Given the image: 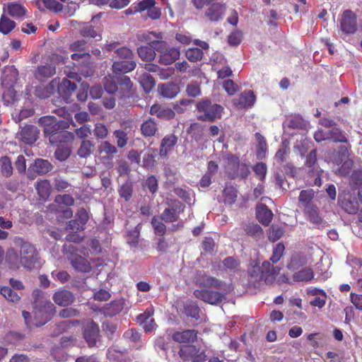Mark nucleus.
<instances>
[{"instance_id":"nucleus-12","label":"nucleus","mask_w":362,"mask_h":362,"mask_svg":"<svg viewBox=\"0 0 362 362\" xmlns=\"http://www.w3.org/2000/svg\"><path fill=\"white\" fill-rule=\"evenodd\" d=\"M182 206L179 201H174L169 207L166 208L163 214L162 219L165 222H173L178 219Z\"/></svg>"},{"instance_id":"nucleus-13","label":"nucleus","mask_w":362,"mask_h":362,"mask_svg":"<svg viewBox=\"0 0 362 362\" xmlns=\"http://www.w3.org/2000/svg\"><path fill=\"white\" fill-rule=\"evenodd\" d=\"M177 136L173 134L165 135L160 142L159 156L161 158H166L168 153L172 151L177 144Z\"/></svg>"},{"instance_id":"nucleus-59","label":"nucleus","mask_w":362,"mask_h":362,"mask_svg":"<svg viewBox=\"0 0 362 362\" xmlns=\"http://www.w3.org/2000/svg\"><path fill=\"white\" fill-rule=\"evenodd\" d=\"M226 269L230 272H235L238 269L239 263L233 257H227L223 262Z\"/></svg>"},{"instance_id":"nucleus-49","label":"nucleus","mask_w":362,"mask_h":362,"mask_svg":"<svg viewBox=\"0 0 362 362\" xmlns=\"http://www.w3.org/2000/svg\"><path fill=\"white\" fill-rule=\"evenodd\" d=\"M117 57L121 60H133L134 54L132 51L127 47H122L115 49Z\"/></svg>"},{"instance_id":"nucleus-56","label":"nucleus","mask_w":362,"mask_h":362,"mask_svg":"<svg viewBox=\"0 0 362 362\" xmlns=\"http://www.w3.org/2000/svg\"><path fill=\"white\" fill-rule=\"evenodd\" d=\"M284 250V245L282 243H278L274 248L273 254L270 258V260L273 263H276L281 257Z\"/></svg>"},{"instance_id":"nucleus-24","label":"nucleus","mask_w":362,"mask_h":362,"mask_svg":"<svg viewBox=\"0 0 362 362\" xmlns=\"http://www.w3.org/2000/svg\"><path fill=\"white\" fill-rule=\"evenodd\" d=\"M314 197V191L312 189L302 190L299 195V205L303 211L310 210L311 207L315 206L312 200Z\"/></svg>"},{"instance_id":"nucleus-21","label":"nucleus","mask_w":362,"mask_h":362,"mask_svg":"<svg viewBox=\"0 0 362 362\" xmlns=\"http://www.w3.org/2000/svg\"><path fill=\"white\" fill-rule=\"evenodd\" d=\"M255 101V96L252 91L242 93L238 98L233 100L235 105L240 108L252 107Z\"/></svg>"},{"instance_id":"nucleus-41","label":"nucleus","mask_w":362,"mask_h":362,"mask_svg":"<svg viewBox=\"0 0 362 362\" xmlns=\"http://www.w3.org/2000/svg\"><path fill=\"white\" fill-rule=\"evenodd\" d=\"M313 277L311 269L305 268L293 274V279L296 281H307Z\"/></svg>"},{"instance_id":"nucleus-44","label":"nucleus","mask_w":362,"mask_h":362,"mask_svg":"<svg viewBox=\"0 0 362 362\" xmlns=\"http://www.w3.org/2000/svg\"><path fill=\"white\" fill-rule=\"evenodd\" d=\"M163 221L162 216L160 217H153L151 221L155 233L160 236L163 235L166 230V227Z\"/></svg>"},{"instance_id":"nucleus-53","label":"nucleus","mask_w":362,"mask_h":362,"mask_svg":"<svg viewBox=\"0 0 362 362\" xmlns=\"http://www.w3.org/2000/svg\"><path fill=\"white\" fill-rule=\"evenodd\" d=\"M93 134L97 139H103L107 136L108 129L103 123H96L93 130Z\"/></svg>"},{"instance_id":"nucleus-58","label":"nucleus","mask_w":362,"mask_h":362,"mask_svg":"<svg viewBox=\"0 0 362 362\" xmlns=\"http://www.w3.org/2000/svg\"><path fill=\"white\" fill-rule=\"evenodd\" d=\"M307 122L299 117H294L288 121V126L293 129H303L306 128Z\"/></svg>"},{"instance_id":"nucleus-3","label":"nucleus","mask_w":362,"mask_h":362,"mask_svg":"<svg viewBox=\"0 0 362 362\" xmlns=\"http://www.w3.org/2000/svg\"><path fill=\"white\" fill-rule=\"evenodd\" d=\"M76 89V84L71 82L68 78H63L62 82H59L55 78L44 88L41 87L37 88L35 94L39 98H49L51 94L54 93L55 90H57L61 97L68 100Z\"/></svg>"},{"instance_id":"nucleus-47","label":"nucleus","mask_w":362,"mask_h":362,"mask_svg":"<svg viewBox=\"0 0 362 362\" xmlns=\"http://www.w3.org/2000/svg\"><path fill=\"white\" fill-rule=\"evenodd\" d=\"M0 293L8 301L16 303L20 300L18 295L8 286L1 287Z\"/></svg>"},{"instance_id":"nucleus-48","label":"nucleus","mask_w":362,"mask_h":362,"mask_svg":"<svg viewBox=\"0 0 362 362\" xmlns=\"http://www.w3.org/2000/svg\"><path fill=\"white\" fill-rule=\"evenodd\" d=\"M122 303L119 300L112 301L111 303L107 305L104 311L107 315H115L119 313L122 310Z\"/></svg>"},{"instance_id":"nucleus-55","label":"nucleus","mask_w":362,"mask_h":362,"mask_svg":"<svg viewBox=\"0 0 362 362\" xmlns=\"http://www.w3.org/2000/svg\"><path fill=\"white\" fill-rule=\"evenodd\" d=\"M199 311L200 310L198 306L193 303L186 304L185 306V314L192 318L198 319L199 317Z\"/></svg>"},{"instance_id":"nucleus-39","label":"nucleus","mask_w":362,"mask_h":362,"mask_svg":"<svg viewBox=\"0 0 362 362\" xmlns=\"http://www.w3.org/2000/svg\"><path fill=\"white\" fill-rule=\"evenodd\" d=\"M255 138L258 143L257 156L259 159H262L265 157L267 150L266 140L259 133L255 134Z\"/></svg>"},{"instance_id":"nucleus-52","label":"nucleus","mask_w":362,"mask_h":362,"mask_svg":"<svg viewBox=\"0 0 362 362\" xmlns=\"http://www.w3.org/2000/svg\"><path fill=\"white\" fill-rule=\"evenodd\" d=\"M98 151L100 153H104L108 156H112L117 153V148L109 141H103L98 146Z\"/></svg>"},{"instance_id":"nucleus-9","label":"nucleus","mask_w":362,"mask_h":362,"mask_svg":"<svg viewBox=\"0 0 362 362\" xmlns=\"http://www.w3.org/2000/svg\"><path fill=\"white\" fill-rule=\"evenodd\" d=\"M141 42L148 44L153 49L156 50V47L165 46V41L162 40L163 35L161 33L147 32L138 36Z\"/></svg>"},{"instance_id":"nucleus-35","label":"nucleus","mask_w":362,"mask_h":362,"mask_svg":"<svg viewBox=\"0 0 362 362\" xmlns=\"http://www.w3.org/2000/svg\"><path fill=\"white\" fill-rule=\"evenodd\" d=\"M73 267L81 272H88L90 270L88 262L81 256H76L71 259Z\"/></svg>"},{"instance_id":"nucleus-61","label":"nucleus","mask_w":362,"mask_h":362,"mask_svg":"<svg viewBox=\"0 0 362 362\" xmlns=\"http://www.w3.org/2000/svg\"><path fill=\"white\" fill-rule=\"evenodd\" d=\"M139 236V230L136 228L132 231L128 233L127 240L129 245L132 247H135L138 244V240Z\"/></svg>"},{"instance_id":"nucleus-7","label":"nucleus","mask_w":362,"mask_h":362,"mask_svg":"<svg viewBox=\"0 0 362 362\" xmlns=\"http://www.w3.org/2000/svg\"><path fill=\"white\" fill-rule=\"evenodd\" d=\"M135 11L146 12L147 16L152 20H158L161 16V9L156 6V0H139L135 3Z\"/></svg>"},{"instance_id":"nucleus-38","label":"nucleus","mask_w":362,"mask_h":362,"mask_svg":"<svg viewBox=\"0 0 362 362\" xmlns=\"http://www.w3.org/2000/svg\"><path fill=\"white\" fill-rule=\"evenodd\" d=\"M157 154V150L152 148H148L143 158V165L146 168H151L155 165L156 163V156Z\"/></svg>"},{"instance_id":"nucleus-14","label":"nucleus","mask_w":362,"mask_h":362,"mask_svg":"<svg viewBox=\"0 0 362 362\" xmlns=\"http://www.w3.org/2000/svg\"><path fill=\"white\" fill-rule=\"evenodd\" d=\"M350 148L351 146L349 144L341 147V161L343 163L340 168L335 170L336 174L345 176L349 173L353 165V161L348 158L349 149Z\"/></svg>"},{"instance_id":"nucleus-30","label":"nucleus","mask_w":362,"mask_h":362,"mask_svg":"<svg viewBox=\"0 0 362 362\" xmlns=\"http://www.w3.org/2000/svg\"><path fill=\"white\" fill-rule=\"evenodd\" d=\"M7 11L13 18H18L25 15L26 9L20 4L11 2L7 4Z\"/></svg>"},{"instance_id":"nucleus-43","label":"nucleus","mask_w":362,"mask_h":362,"mask_svg":"<svg viewBox=\"0 0 362 362\" xmlns=\"http://www.w3.org/2000/svg\"><path fill=\"white\" fill-rule=\"evenodd\" d=\"M16 23L7 17L2 16L0 19V32L4 34H8L14 28Z\"/></svg>"},{"instance_id":"nucleus-17","label":"nucleus","mask_w":362,"mask_h":362,"mask_svg":"<svg viewBox=\"0 0 362 362\" xmlns=\"http://www.w3.org/2000/svg\"><path fill=\"white\" fill-rule=\"evenodd\" d=\"M74 137L73 133L59 129L52 134L48 139L51 144L58 146L71 142Z\"/></svg>"},{"instance_id":"nucleus-5","label":"nucleus","mask_w":362,"mask_h":362,"mask_svg":"<svg viewBox=\"0 0 362 362\" xmlns=\"http://www.w3.org/2000/svg\"><path fill=\"white\" fill-rule=\"evenodd\" d=\"M64 118L66 121H58L57 118L53 116H45L39 119V122L44 127L45 134L49 137L56 131L69 127L70 123L73 122L71 117L69 114H66Z\"/></svg>"},{"instance_id":"nucleus-8","label":"nucleus","mask_w":362,"mask_h":362,"mask_svg":"<svg viewBox=\"0 0 362 362\" xmlns=\"http://www.w3.org/2000/svg\"><path fill=\"white\" fill-rule=\"evenodd\" d=\"M156 52L159 53L158 62L160 64L168 65L175 62L180 57V52L178 48L170 47L165 42V46L156 47Z\"/></svg>"},{"instance_id":"nucleus-4","label":"nucleus","mask_w":362,"mask_h":362,"mask_svg":"<svg viewBox=\"0 0 362 362\" xmlns=\"http://www.w3.org/2000/svg\"><path fill=\"white\" fill-rule=\"evenodd\" d=\"M42 296V292L40 290H35L33 293V297L35 299L34 308H35V317L37 320L38 317H42V320L36 322L37 327L41 326L47 321H48L51 316L55 312L54 305L49 300L40 301V298Z\"/></svg>"},{"instance_id":"nucleus-29","label":"nucleus","mask_w":362,"mask_h":362,"mask_svg":"<svg viewBox=\"0 0 362 362\" xmlns=\"http://www.w3.org/2000/svg\"><path fill=\"white\" fill-rule=\"evenodd\" d=\"M157 131V124L151 118L146 119L141 125V132L144 136H154Z\"/></svg>"},{"instance_id":"nucleus-54","label":"nucleus","mask_w":362,"mask_h":362,"mask_svg":"<svg viewBox=\"0 0 362 362\" xmlns=\"http://www.w3.org/2000/svg\"><path fill=\"white\" fill-rule=\"evenodd\" d=\"M117 139V145L119 148H123L127 144L128 136L125 132L122 130H115L113 133Z\"/></svg>"},{"instance_id":"nucleus-32","label":"nucleus","mask_w":362,"mask_h":362,"mask_svg":"<svg viewBox=\"0 0 362 362\" xmlns=\"http://www.w3.org/2000/svg\"><path fill=\"white\" fill-rule=\"evenodd\" d=\"M35 188L38 195L42 199H46L50 194L51 186L49 182L47 180L37 182L35 185Z\"/></svg>"},{"instance_id":"nucleus-34","label":"nucleus","mask_w":362,"mask_h":362,"mask_svg":"<svg viewBox=\"0 0 362 362\" xmlns=\"http://www.w3.org/2000/svg\"><path fill=\"white\" fill-rule=\"evenodd\" d=\"M31 168L37 174L43 175L51 170L52 165L48 160L37 159Z\"/></svg>"},{"instance_id":"nucleus-6","label":"nucleus","mask_w":362,"mask_h":362,"mask_svg":"<svg viewBox=\"0 0 362 362\" xmlns=\"http://www.w3.org/2000/svg\"><path fill=\"white\" fill-rule=\"evenodd\" d=\"M197 107L199 112L204 113L202 116H199V118L202 120H209L212 122L217 119H220L223 111V107L221 105L213 104L209 100H204L199 102Z\"/></svg>"},{"instance_id":"nucleus-16","label":"nucleus","mask_w":362,"mask_h":362,"mask_svg":"<svg viewBox=\"0 0 362 362\" xmlns=\"http://www.w3.org/2000/svg\"><path fill=\"white\" fill-rule=\"evenodd\" d=\"M226 12V7L223 4L216 3L211 5L205 11L206 17L212 22L221 20Z\"/></svg>"},{"instance_id":"nucleus-26","label":"nucleus","mask_w":362,"mask_h":362,"mask_svg":"<svg viewBox=\"0 0 362 362\" xmlns=\"http://www.w3.org/2000/svg\"><path fill=\"white\" fill-rule=\"evenodd\" d=\"M137 78L140 85L144 88L146 93H149L154 88L156 85L153 78L146 72H141L136 74Z\"/></svg>"},{"instance_id":"nucleus-31","label":"nucleus","mask_w":362,"mask_h":362,"mask_svg":"<svg viewBox=\"0 0 362 362\" xmlns=\"http://www.w3.org/2000/svg\"><path fill=\"white\" fill-rule=\"evenodd\" d=\"M117 81L119 85V88H118L119 96L121 98L126 96L130 93L133 86L130 78L128 76H123Z\"/></svg>"},{"instance_id":"nucleus-63","label":"nucleus","mask_w":362,"mask_h":362,"mask_svg":"<svg viewBox=\"0 0 362 362\" xmlns=\"http://www.w3.org/2000/svg\"><path fill=\"white\" fill-rule=\"evenodd\" d=\"M55 202L59 204H65L66 206H71L74 204V199L69 194L58 195L55 197Z\"/></svg>"},{"instance_id":"nucleus-22","label":"nucleus","mask_w":362,"mask_h":362,"mask_svg":"<svg viewBox=\"0 0 362 362\" xmlns=\"http://www.w3.org/2000/svg\"><path fill=\"white\" fill-rule=\"evenodd\" d=\"M150 114L164 119H170L175 115L174 111L170 108L158 104L151 106Z\"/></svg>"},{"instance_id":"nucleus-27","label":"nucleus","mask_w":362,"mask_h":362,"mask_svg":"<svg viewBox=\"0 0 362 362\" xmlns=\"http://www.w3.org/2000/svg\"><path fill=\"white\" fill-rule=\"evenodd\" d=\"M158 89L161 95L167 98H173L180 92L179 86L173 83L161 84L158 86Z\"/></svg>"},{"instance_id":"nucleus-50","label":"nucleus","mask_w":362,"mask_h":362,"mask_svg":"<svg viewBox=\"0 0 362 362\" xmlns=\"http://www.w3.org/2000/svg\"><path fill=\"white\" fill-rule=\"evenodd\" d=\"M93 144L88 140H83L78 150V155L81 158H86L92 152Z\"/></svg>"},{"instance_id":"nucleus-23","label":"nucleus","mask_w":362,"mask_h":362,"mask_svg":"<svg viewBox=\"0 0 362 362\" xmlns=\"http://www.w3.org/2000/svg\"><path fill=\"white\" fill-rule=\"evenodd\" d=\"M173 339L178 343H189L197 338V332L194 329H187L182 332H175L172 335Z\"/></svg>"},{"instance_id":"nucleus-2","label":"nucleus","mask_w":362,"mask_h":362,"mask_svg":"<svg viewBox=\"0 0 362 362\" xmlns=\"http://www.w3.org/2000/svg\"><path fill=\"white\" fill-rule=\"evenodd\" d=\"M20 249H9L6 252V261L11 269H18L21 267L31 270L40 264V257L33 245L19 240Z\"/></svg>"},{"instance_id":"nucleus-40","label":"nucleus","mask_w":362,"mask_h":362,"mask_svg":"<svg viewBox=\"0 0 362 362\" xmlns=\"http://www.w3.org/2000/svg\"><path fill=\"white\" fill-rule=\"evenodd\" d=\"M329 139L334 142L347 143L344 132L337 127H333L331 130H329Z\"/></svg>"},{"instance_id":"nucleus-11","label":"nucleus","mask_w":362,"mask_h":362,"mask_svg":"<svg viewBox=\"0 0 362 362\" xmlns=\"http://www.w3.org/2000/svg\"><path fill=\"white\" fill-rule=\"evenodd\" d=\"M341 29L346 34H351L356 30V18L351 11H345L341 20Z\"/></svg>"},{"instance_id":"nucleus-18","label":"nucleus","mask_w":362,"mask_h":362,"mask_svg":"<svg viewBox=\"0 0 362 362\" xmlns=\"http://www.w3.org/2000/svg\"><path fill=\"white\" fill-rule=\"evenodd\" d=\"M180 357L185 360H192V362H202V354L194 346H184L180 350Z\"/></svg>"},{"instance_id":"nucleus-42","label":"nucleus","mask_w":362,"mask_h":362,"mask_svg":"<svg viewBox=\"0 0 362 362\" xmlns=\"http://www.w3.org/2000/svg\"><path fill=\"white\" fill-rule=\"evenodd\" d=\"M185 55L189 61L195 62L203 58V52L198 47L189 48L186 51Z\"/></svg>"},{"instance_id":"nucleus-51","label":"nucleus","mask_w":362,"mask_h":362,"mask_svg":"<svg viewBox=\"0 0 362 362\" xmlns=\"http://www.w3.org/2000/svg\"><path fill=\"white\" fill-rule=\"evenodd\" d=\"M1 173L5 177H10L13 173V168L10 159L5 156L1 159Z\"/></svg>"},{"instance_id":"nucleus-62","label":"nucleus","mask_w":362,"mask_h":362,"mask_svg":"<svg viewBox=\"0 0 362 362\" xmlns=\"http://www.w3.org/2000/svg\"><path fill=\"white\" fill-rule=\"evenodd\" d=\"M305 214L308 216L309 220L314 223H320L321 218L318 215L316 206H313L310 210L304 211Z\"/></svg>"},{"instance_id":"nucleus-19","label":"nucleus","mask_w":362,"mask_h":362,"mask_svg":"<svg viewBox=\"0 0 362 362\" xmlns=\"http://www.w3.org/2000/svg\"><path fill=\"white\" fill-rule=\"evenodd\" d=\"M99 335V327L93 322H88L85 325L84 337L89 346H93Z\"/></svg>"},{"instance_id":"nucleus-20","label":"nucleus","mask_w":362,"mask_h":362,"mask_svg":"<svg viewBox=\"0 0 362 362\" xmlns=\"http://www.w3.org/2000/svg\"><path fill=\"white\" fill-rule=\"evenodd\" d=\"M136 66L134 60H119L113 62L112 71L115 74L128 73L133 71Z\"/></svg>"},{"instance_id":"nucleus-10","label":"nucleus","mask_w":362,"mask_h":362,"mask_svg":"<svg viewBox=\"0 0 362 362\" xmlns=\"http://www.w3.org/2000/svg\"><path fill=\"white\" fill-rule=\"evenodd\" d=\"M39 131L36 127L27 125L18 132L17 137L26 144H33L38 138Z\"/></svg>"},{"instance_id":"nucleus-45","label":"nucleus","mask_w":362,"mask_h":362,"mask_svg":"<svg viewBox=\"0 0 362 362\" xmlns=\"http://www.w3.org/2000/svg\"><path fill=\"white\" fill-rule=\"evenodd\" d=\"M246 233L255 238H260L263 235L262 228L255 223H250L245 229Z\"/></svg>"},{"instance_id":"nucleus-46","label":"nucleus","mask_w":362,"mask_h":362,"mask_svg":"<svg viewBox=\"0 0 362 362\" xmlns=\"http://www.w3.org/2000/svg\"><path fill=\"white\" fill-rule=\"evenodd\" d=\"M104 88L110 94H115L116 93L119 94V88L116 84L115 79L110 76L105 78Z\"/></svg>"},{"instance_id":"nucleus-1","label":"nucleus","mask_w":362,"mask_h":362,"mask_svg":"<svg viewBox=\"0 0 362 362\" xmlns=\"http://www.w3.org/2000/svg\"><path fill=\"white\" fill-rule=\"evenodd\" d=\"M197 283L203 288L195 290L194 296L211 305L221 302L233 290L231 284L221 282L207 275L200 276Z\"/></svg>"},{"instance_id":"nucleus-28","label":"nucleus","mask_w":362,"mask_h":362,"mask_svg":"<svg viewBox=\"0 0 362 362\" xmlns=\"http://www.w3.org/2000/svg\"><path fill=\"white\" fill-rule=\"evenodd\" d=\"M273 214L265 205L257 206V218L263 225L267 226L272 219Z\"/></svg>"},{"instance_id":"nucleus-60","label":"nucleus","mask_w":362,"mask_h":362,"mask_svg":"<svg viewBox=\"0 0 362 362\" xmlns=\"http://www.w3.org/2000/svg\"><path fill=\"white\" fill-rule=\"evenodd\" d=\"M284 230L281 227H272L269 229V238L271 241L275 242L282 237Z\"/></svg>"},{"instance_id":"nucleus-25","label":"nucleus","mask_w":362,"mask_h":362,"mask_svg":"<svg viewBox=\"0 0 362 362\" xmlns=\"http://www.w3.org/2000/svg\"><path fill=\"white\" fill-rule=\"evenodd\" d=\"M74 296L66 290H60L54 294V301L60 306H67L74 301Z\"/></svg>"},{"instance_id":"nucleus-57","label":"nucleus","mask_w":362,"mask_h":362,"mask_svg":"<svg viewBox=\"0 0 362 362\" xmlns=\"http://www.w3.org/2000/svg\"><path fill=\"white\" fill-rule=\"evenodd\" d=\"M242 39H243L242 32H240L239 30H235L229 35V36L228 37V42L230 45L237 46L241 42Z\"/></svg>"},{"instance_id":"nucleus-15","label":"nucleus","mask_w":362,"mask_h":362,"mask_svg":"<svg viewBox=\"0 0 362 362\" xmlns=\"http://www.w3.org/2000/svg\"><path fill=\"white\" fill-rule=\"evenodd\" d=\"M153 314V308H148L144 313L137 317L138 322L143 326L146 332H151L156 326L154 319L151 317Z\"/></svg>"},{"instance_id":"nucleus-33","label":"nucleus","mask_w":362,"mask_h":362,"mask_svg":"<svg viewBox=\"0 0 362 362\" xmlns=\"http://www.w3.org/2000/svg\"><path fill=\"white\" fill-rule=\"evenodd\" d=\"M56 72V68L52 64L40 66L35 72V77L40 80L44 78H48L54 75Z\"/></svg>"},{"instance_id":"nucleus-37","label":"nucleus","mask_w":362,"mask_h":362,"mask_svg":"<svg viewBox=\"0 0 362 362\" xmlns=\"http://www.w3.org/2000/svg\"><path fill=\"white\" fill-rule=\"evenodd\" d=\"M137 53L143 61H152L156 57V50L151 46H141L138 47Z\"/></svg>"},{"instance_id":"nucleus-64","label":"nucleus","mask_w":362,"mask_h":362,"mask_svg":"<svg viewBox=\"0 0 362 362\" xmlns=\"http://www.w3.org/2000/svg\"><path fill=\"white\" fill-rule=\"evenodd\" d=\"M223 86L225 90L230 95H233L238 90V86L230 79L225 81Z\"/></svg>"},{"instance_id":"nucleus-36","label":"nucleus","mask_w":362,"mask_h":362,"mask_svg":"<svg viewBox=\"0 0 362 362\" xmlns=\"http://www.w3.org/2000/svg\"><path fill=\"white\" fill-rule=\"evenodd\" d=\"M237 197V191L234 187L226 185L223 191V201L226 204H233Z\"/></svg>"}]
</instances>
